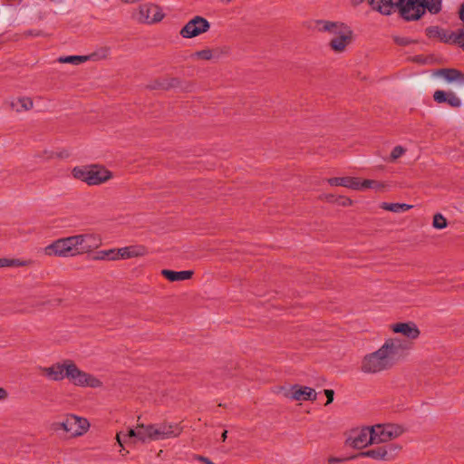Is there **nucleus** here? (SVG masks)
Here are the masks:
<instances>
[{
    "mask_svg": "<svg viewBox=\"0 0 464 464\" xmlns=\"http://www.w3.org/2000/svg\"><path fill=\"white\" fill-rule=\"evenodd\" d=\"M411 348V343L401 338H390L375 352L366 354L361 363L364 373L375 374L392 369Z\"/></svg>",
    "mask_w": 464,
    "mask_h": 464,
    "instance_id": "nucleus-1",
    "label": "nucleus"
},
{
    "mask_svg": "<svg viewBox=\"0 0 464 464\" xmlns=\"http://www.w3.org/2000/svg\"><path fill=\"white\" fill-rule=\"evenodd\" d=\"M38 370L44 377L52 382L67 379L75 386L91 388L102 386V382L98 378L82 371L72 360H63L50 366H39Z\"/></svg>",
    "mask_w": 464,
    "mask_h": 464,
    "instance_id": "nucleus-2",
    "label": "nucleus"
},
{
    "mask_svg": "<svg viewBox=\"0 0 464 464\" xmlns=\"http://www.w3.org/2000/svg\"><path fill=\"white\" fill-rule=\"evenodd\" d=\"M363 0H353L357 5ZM372 8L382 14H391L395 7H399L401 17L406 21H417L426 13L418 0H367Z\"/></svg>",
    "mask_w": 464,
    "mask_h": 464,
    "instance_id": "nucleus-3",
    "label": "nucleus"
},
{
    "mask_svg": "<svg viewBox=\"0 0 464 464\" xmlns=\"http://www.w3.org/2000/svg\"><path fill=\"white\" fill-rule=\"evenodd\" d=\"M72 176L77 179L86 182L90 186H95L111 179L112 174L103 167L93 165L73 168Z\"/></svg>",
    "mask_w": 464,
    "mask_h": 464,
    "instance_id": "nucleus-4",
    "label": "nucleus"
},
{
    "mask_svg": "<svg viewBox=\"0 0 464 464\" xmlns=\"http://www.w3.org/2000/svg\"><path fill=\"white\" fill-rule=\"evenodd\" d=\"M53 426L55 430H63L72 436L77 437L88 430L90 423L85 418L71 414L67 415L62 421L55 422Z\"/></svg>",
    "mask_w": 464,
    "mask_h": 464,
    "instance_id": "nucleus-5",
    "label": "nucleus"
},
{
    "mask_svg": "<svg viewBox=\"0 0 464 464\" xmlns=\"http://www.w3.org/2000/svg\"><path fill=\"white\" fill-rule=\"evenodd\" d=\"M145 431L148 442L178 437L181 429L177 424L160 423L146 425Z\"/></svg>",
    "mask_w": 464,
    "mask_h": 464,
    "instance_id": "nucleus-6",
    "label": "nucleus"
},
{
    "mask_svg": "<svg viewBox=\"0 0 464 464\" xmlns=\"http://www.w3.org/2000/svg\"><path fill=\"white\" fill-rule=\"evenodd\" d=\"M46 256H76V249L73 236L59 238L52 244L46 246L44 249Z\"/></svg>",
    "mask_w": 464,
    "mask_h": 464,
    "instance_id": "nucleus-7",
    "label": "nucleus"
},
{
    "mask_svg": "<svg viewBox=\"0 0 464 464\" xmlns=\"http://www.w3.org/2000/svg\"><path fill=\"white\" fill-rule=\"evenodd\" d=\"M373 444L384 443L402 434L403 429L395 424H377L371 427Z\"/></svg>",
    "mask_w": 464,
    "mask_h": 464,
    "instance_id": "nucleus-8",
    "label": "nucleus"
},
{
    "mask_svg": "<svg viewBox=\"0 0 464 464\" xmlns=\"http://www.w3.org/2000/svg\"><path fill=\"white\" fill-rule=\"evenodd\" d=\"M76 254L89 253L102 245V238L98 234L86 233L73 236Z\"/></svg>",
    "mask_w": 464,
    "mask_h": 464,
    "instance_id": "nucleus-9",
    "label": "nucleus"
},
{
    "mask_svg": "<svg viewBox=\"0 0 464 464\" xmlns=\"http://www.w3.org/2000/svg\"><path fill=\"white\" fill-rule=\"evenodd\" d=\"M401 447L398 444H386L376 449L362 451L359 454L362 457H368L379 460H391L400 451Z\"/></svg>",
    "mask_w": 464,
    "mask_h": 464,
    "instance_id": "nucleus-10",
    "label": "nucleus"
},
{
    "mask_svg": "<svg viewBox=\"0 0 464 464\" xmlns=\"http://www.w3.org/2000/svg\"><path fill=\"white\" fill-rule=\"evenodd\" d=\"M136 18L140 23L152 24L160 21L163 14L158 5L145 4L140 6Z\"/></svg>",
    "mask_w": 464,
    "mask_h": 464,
    "instance_id": "nucleus-11",
    "label": "nucleus"
},
{
    "mask_svg": "<svg viewBox=\"0 0 464 464\" xmlns=\"http://www.w3.org/2000/svg\"><path fill=\"white\" fill-rule=\"evenodd\" d=\"M371 427L362 428L360 430H354L346 440V444L356 449H362L368 444H373L372 440Z\"/></svg>",
    "mask_w": 464,
    "mask_h": 464,
    "instance_id": "nucleus-12",
    "label": "nucleus"
},
{
    "mask_svg": "<svg viewBox=\"0 0 464 464\" xmlns=\"http://www.w3.org/2000/svg\"><path fill=\"white\" fill-rule=\"evenodd\" d=\"M203 33V17L195 16L180 30V34L184 38H192Z\"/></svg>",
    "mask_w": 464,
    "mask_h": 464,
    "instance_id": "nucleus-13",
    "label": "nucleus"
},
{
    "mask_svg": "<svg viewBox=\"0 0 464 464\" xmlns=\"http://www.w3.org/2000/svg\"><path fill=\"white\" fill-rule=\"evenodd\" d=\"M294 401H315L317 398L316 392L307 386L294 385L291 393L287 395Z\"/></svg>",
    "mask_w": 464,
    "mask_h": 464,
    "instance_id": "nucleus-14",
    "label": "nucleus"
},
{
    "mask_svg": "<svg viewBox=\"0 0 464 464\" xmlns=\"http://www.w3.org/2000/svg\"><path fill=\"white\" fill-rule=\"evenodd\" d=\"M394 333L401 334L410 340H415L420 335V330L412 322L398 323L392 326Z\"/></svg>",
    "mask_w": 464,
    "mask_h": 464,
    "instance_id": "nucleus-15",
    "label": "nucleus"
},
{
    "mask_svg": "<svg viewBox=\"0 0 464 464\" xmlns=\"http://www.w3.org/2000/svg\"><path fill=\"white\" fill-rule=\"evenodd\" d=\"M434 101L438 103H448L453 108H459L461 105L460 99L454 92H447L438 90L433 94Z\"/></svg>",
    "mask_w": 464,
    "mask_h": 464,
    "instance_id": "nucleus-16",
    "label": "nucleus"
},
{
    "mask_svg": "<svg viewBox=\"0 0 464 464\" xmlns=\"http://www.w3.org/2000/svg\"><path fill=\"white\" fill-rule=\"evenodd\" d=\"M352 32L346 31L335 37L330 42L331 48L337 53L343 52L346 46L351 43Z\"/></svg>",
    "mask_w": 464,
    "mask_h": 464,
    "instance_id": "nucleus-17",
    "label": "nucleus"
},
{
    "mask_svg": "<svg viewBox=\"0 0 464 464\" xmlns=\"http://www.w3.org/2000/svg\"><path fill=\"white\" fill-rule=\"evenodd\" d=\"M146 253V248L143 246H129L118 248L120 259H129L132 257L142 256Z\"/></svg>",
    "mask_w": 464,
    "mask_h": 464,
    "instance_id": "nucleus-18",
    "label": "nucleus"
},
{
    "mask_svg": "<svg viewBox=\"0 0 464 464\" xmlns=\"http://www.w3.org/2000/svg\"><path fill=\"white\" fill-rule=\"evenodd\" d=\"M331 186H343L355 190H360L359 179L357 178H331L327 179Z\"/></svg>",
    "mask_w": 464,
    "mask_h": 464,
    "instance_id": "nucleus-19",
    "label": "nucleus"
},
{
    "mask_svg": "<svg viewBox=\"0 0 464 464\" xmlns=\"http://www.w3.org/2000/svg\"><path fill=\"white\" fill-rule=\"evenodd\" d=\"M161 275L170 282H177L189 279L193 275V271H173L169 269H163L161 270Z\"/></svg>",
    "mask_w": 464,
    "mask_h": 464,
    "instance_id": "nucleus-20",
    "label": "nucleus"
},
{
    "mask_svg": "<svg viewBox=\"0 0 464 464\" xmlns=\"http://www.w3.org/2000/svg\"><path fill=\"white\" fill-rule=\"evenodd\" d=\"M10 107L17 112L29 111L33 108L34 102L31 98L20 97L10 102Z\"/></svg>",
    "mask_w": 464,
    "mask_h": 464,
    "instance_id": "nucleus-21",
    "label": "nucleus"
},
{
    "mask_svg": "<svg viewBox=\"0 0 464 464\" xmlns=\"http://www.w3.org/2000/svg\"><path fill=\"white\" fill-rule=\"evenodd\" d=\"M440 74L448 82H459L464 84V73L456 69H442Z\"/></svg>",
    "mask_w": 464,
    "mask_h": 464,
    "instance_id": "nucleus-22",
    "label": "nucleus"
},
{
    "mask_svg": "<svg viewBox=\"0 0 464 464\" xmlns=\"http://www.w3.org/2000/svg\"><path fill=\"white\" fill-rule=\"evenodd\" d=\"M420 6L431 14H439L442 9V0H418Z\"/></svg>",
    "mask_w": 464,
    "mask_h": 464,
    "instance_id": "nucleus-23",
    "label": "nucleus"
},
{
    "mask_svg": "<svg viewBox=\"0 0 464 464\" xmlns=\"http://www.w3.org/2000/svg\"><path fill=\"white\" fill-rule=\"evenodd\" d=\"M146 425L138 424L135 429H130L124 437L136 438L138 440L147 442V434L145 431Z\"/></svg>",
    "mask_w": 464,
    "mask_h": 464,
    "instance_id": "nucleus-24",
    "label": "nucleus"
},
{
    "mask_svg": "<svg viewBox=\"0 0 464 464\" xmlns=\"http://www.w3.org/2000/svg\"><path fill=\"white\" fill-rule=\"evenodd\" d=\"M228 48L226 46L214 49H205V60L218 61L219 58L227 54Z\"/></svg>",
    "mask_w": 464,
    "mask_h": 464,
    "instance_id": "nucleus-25",
    "label": "nucleus"
},
{
    "mask_svg": "<svg viewBox=\"0 0 464 464\" xmlns=\"http://www.w3.org/2000/svg\"><path fill=\"white\" fill-rule=\"evenodd\" d=\"M110 53H111V49L109 47H106V46L101 47V48L97 49L96 51H94L93 53H92L88 55H85L86 62L87 61L97 62V61L105 60L109 57Z\"/></svg>",
    "mask_w": 464,
    "mask_h": 464,
    "instance_id": "nucleus-26",
    "label": "nucleus"
},
{
    "mask_svg": "<svg viewBox=\"0 0 464 464\" xmlns=\"http://www.w3.org/2000/svg\"><path fill=\"white\" fill-rule=\"evenodd\" d=\"M412 208L411 205L405 204V203H387L383 202L382 204V208L394 212V213H401V212H406L410 210Z\"/></svg>",
    "mask_w": 464,
    "mask_h": 464,
    "instance_id": "nucleus-27",
    "label": "nucleus"
},
{
    "mask_svg": "<svg viewBox=\"0 0 464 464\" xmlns=\"http://www.w3.org/2000/svg\"><path fill=\"white\" fill-rule=\"evenodd\" d=\"M359 186L360 190L363 189H373L375 191H381L384 188L385 185L382 182L373 180V179H364L361 180L359 179Z\"/></svg>",
    "mask_w": 464,
    "mask_h": 464,
    "instance_id": "nucleus-28",
    "label": "nucleus"
},
{
    "mask_svg": "<svg viewBox=\"0 0 464 464\" xmlns=\"http://www.w3.org/2000/svg\"><path fill=\"white\" fill-rule=\"evenodd\" d=\"M58 62L61 63H71L73 65H78L86 62L85 55H70V56H61L58 58Z\"/></svg>",
    "mask_w": 464,
    "mask_h": 464,
    "instance_id": "nucleus-29",
    "label": "nucleus"
},
{
    "mask_svg": "<svg viewBox=\"0 0 464 464\" xmlns=\"http://www.w3.org/2000/svg\"><path fill=\"white\" fill-rule=\"evenodd\" d=\"M317 24L321 25V27H319V31L330 32L333 34L337 33L338 24L336 23L320 20V21H317Z\"/></svg>",
    "mask_w": 464,
    "mask_h": 464,
    "instance_id": "nucleus-30",
    "label": "nucleus"
},
{
    "mask_svg": "<svg viewBox=\"0 0 464 464\" xmlns=\"http://www.w3.org/2000/svg\"><path fill=\"white\" fill-rule=\"evenodd\" d=\"M447 226H448L447 219L445 218V217L442 214L437 213L433 216L432 227L434 228L443 229V228L447 227Z\"/></svg>",
    "mask_w": 464,
    "mask_h": 464,
    "instance_id": "nucleus-31",
    "label": "nucleus"
},
{
    "mask_svg": "<svg viewBox=\"0 0 464 464\" xmlns=\"http://www.w3.org/2000/svg\"><path fill=\"white\" fill-rule=\"evenodd\" d=\"M451 38L454 43L458 44L464 49V27L453 33Z\"/></svg>",
    "mask_w": 464,
    "mask_h": 464,
    "instance_id": "nucleus-32",
    "label": "nucleus"
},
{
    "mask_svg": "<svg viewBox=\"0 0 464 464\" xmlns=\"http://www.w3.org/2000/svg\"><path fill=\"white\" fill-rule=\"evenodd\" d=\"M406 150L402 146H395L391 152L390 160L394 161L405 153Z\"/></svg>",
    "mask_w": 464,
    "mask_h": 464,
    "instance_id": "nucleus-33",
    "label": "nucleus"
},
{
    "mask_svg": "<svg viewBox=\"0 0 464 464\" xmlns=\"http://www.w3.org/2000/svg\"><path fill=\"white\" fill-rule=\"evenodd\" d=\"M31 263V261L20 260V259H8L7 258V267L10 266H26Z\"/></svg>",
    "mask_w": 464,
    "mask_h": 464,
    "instance_id": "nucleus-34",
    "label": "nucleus"
},
{
    "mask_svg": "<svg viewBox=\"0 0 464 464\" xmlns=\"http://www.w3.org/2000/svg\"><path fill=\"white\" fill-rule=\"evenodd\" d=\"M426 32L430 37L442 38V31L437 26H430L426 29Z\"/></svg>",
    "mask_w": 464,
    "mask_h": 464,
    "instance_id": "nucleus-35",
    "label": "nucleus"
},
{
    "mask_svg": "<svg viewBox=\"0 0 464 464\" xmlns=\"http://www.w3.org/2000/svg\"><path fill=\"white\" fill-rule=\"evenodd\" d=\"M108 256V260H120V254L118 249H109L107 253H104Z\"/></svg>",
    "mask_w": 464,
    "mask_h": 464,
    "instance_id": "nucleus-36",
    "label": "nucleus"
},
{
    "mask_svg": "<svg viewBox=\"0 0 464 464\" xmlns=\"http://www.w3.org/2000/svg\"><path fill=\"white\" fill-rule=\"evenodd\" d=\"M324 394L327 397V402H326V405H327L334 401V392L333 390H324Z\"/></svg>",
    "mask_w": 464,
    "mask_h": 464,
    "instance_id": "nucleus-37",
    "label": "nucleus"
},
{
    "mask_svg": "<svg viewBox=\"0 0 464 464\" xmlns=\"http://www.w3.org/2000/svg\"><path fill=\"white\" fill-rule=\"evenodd\" d=\"M104 253H107V250L98 252L95 259H108L107 255H105Z\"/></svg>",
    "mask_w": 464,
    "mask_h": 464,
    "instance_id": "nucleus-38",
    "label": "nucleus"
},
{
    "mask_svg": "<svg viewBox=\"0 0 464 464\" xmlns=\"http://www.w3.org/2000/svg\"><path fill=\"white\" fill-rule=\"evenodd\" d=\"M8 397V392L5 389L0 387V400H5Z\"/></svg>",
    "mask_w": 464,
    "mask_h": 464,
    "instance_id": "nucleus-39",
    "label": "nucleus"
},
{
    "mask_svg": "<svg viewBox=\"0 0 464 464\" xmlns=\"http://www.w3.org/2000/svg\"><path fill=\"white\" fill-rule=\"evenodd\" d=\"M341 200L342 201L340 202V204H342L343 206H350V205H352V200L350 198H342Z\"/></svg>",
    "mask_w": 464,
    "mask_h": 464,
    "instance_id": "nucleus-40",
    "label": "nucleus"
},
{
    "mask_svg": "<svg viewBox=\"0 0 464 464\" xmlns=\"http://www.w3.org/2000/svg\"><path fill=\"white\" fill-rule=\"evenodd\" d=\"M192 59H200L203 58V51H198L191 55Z\"/></svg>",
    "mask_w": 464,
    "mask_h": 464,
    "instance_id": "nucleus-41",
    "label": "nucleus"
},
{
    "mask_svg": "<svg viewBox=\"0 0 464 464\" xmlns=\"http://www.w3.org/2000/svg\"><path fill=\"white\" fill-rule=\"evenodd\" d=\"M122 432H118L116 435V440L119 443V445L122 448L123 447V440L121 439Z\"/></svg>",
    "mask_w": 464,
    "mask_h": 464,
    "instance_id": "nucleus-42",
    "label": "nucleus"
},
{
    "mask_svg": "<svg viewBox=\"0 0 464 464\" xmlns=\"http://www.w3.org/2000/svg\"><path fill=\"white\" fill-rule=\"evenodd\" d=\"M7 267V258H0V268Z\"/></svg>",
    "mask_w": 464,
    "mask_h": 464,
    "instance_id": "nucleus-43",
    "label": "nucleus"
},
{
    "mask_svg": "<svg viewBox=\"0 0 464 464\" xmlns=\"http://www.w3.org/2000/svg\"><path fill=\"white\" fill-rule=\"evenodd\" d=\"M340 461H342V459H337V458H330L328 459L329 464H335V463H338Z\"/></svg>",
    "mask_w": 464,
    "mask_h": 464,
    "instance_id": "nucleus-44",
    "label": "nucleus"
},
{
    "mask_svg": "<svg viewBox=\"0 0 464 464\" xmlns=\"http://www.w3.org/2000/svg\"><path fill=\"white\" fill-rule=\"evenodd\" d=\"M227 430H224L221 434V439L223 441H225V440L227 439Z\"/></svg>",
    "mask_w": 464,
    "mask_h": 464,
    "instance_id": "nucleus-45",
    "label": "nucleus"
},
{
    "mask_svg": "<svg viewBox=\"0 0 464 464\" xmlns=\"http://www.w3.org/2000/svg\"><path fill=\"white\" fill-rule=\"evenodd\" d=\"M210 24L205 19V33L209 29Z\"/></svg>",
    "mask_w": 464,
    "mask_h": 464,
    "instance_id": "nucleus-46",
    "label": "nucleus"
},
{
    "mask_svg": "<svg viewBox=\"0 0 464 464\" xmlns=\"http://www.w3.org/2000/svg\"><path fill=\"white\" fill-rule=\"evenodd\" d=\"M460 18L464 22V7L460 11Z\"/></svg>",
    "mask_w": 464,
    "mask_h": 464,
    "instance_id": "nucleus-47",
    "label": "nucleus"
},
{
    "mask_svg": "<svg viewBox=\"0 0 464 464\" xmlns=\"http://www.w3.org/2000/svg\"><path fill=\"white\" fill-rule=\"evenodd\" d=\"M28 34H30V35H34V36H37V35H39V34H34L32 31L28 32Z\"/></svg>",
    "mask_w": 464,
    "mask_h": 464,
    "instance_id": "nucleus-48",
    "label": "nucleus"
},
{
    "mask_svg": "<svg viewBox=\"0 0 464 464\" xmlns=\"http://www.w3.org/2000/svg\"><path fill=\"white\" fill-rule=\"evenodd\" d=\"M198 459L200 460V461H203V456H198Z\"/></svg>",
    "mask_w": 464,
    "mask_h": 464,
    "instance_id": "nucleus-49",
    "label": "nucleus"
},
{
    "mask_svg": "<svg viewBox=\"0 0 464 464\" xmlns=\"http://www.w3.org/2000/svg\"><path fill=\"white\" fill-rule=\"evenodd\" d=\"M120 452H121V453H122V456H125L124 450H120Z\"/></svg>",
    "mask_w": 464,
    "mask_h": 464,
    "instance_id": "nucleus-50",
    "label": "nucleus"
},
{
    "mask_svg": "<svg viewBox=\"0 0 464 464\" xmlns=\"http://www.w3.org/2000/svg\"><path fill=\"white\" fill-rule=\"evenodd\" d=\"M120 452H121V453H122V456H125L124 450H120Z\"/></svg>",
    "mask_w": 464,
    "mask_h": 464,
    "instance_id": "nucleus-51",
    "label": "nucleus"
},
{
    "mask_svg": "<svg viewBox=\"0 0 464 464\" xmlns=\"http://www.w3.org/2000/svg\"><path fill=\"white\" fill-rule=\"evenodd\" d=\"M120 452H121V453H122V456H125L124 450H120Z\"/></svg>",
    "mask_w": 464,
    "mask_h": 464,
    "instance_id": "nucleus-52",
    "label": "nucleus"
}]
</instances>
